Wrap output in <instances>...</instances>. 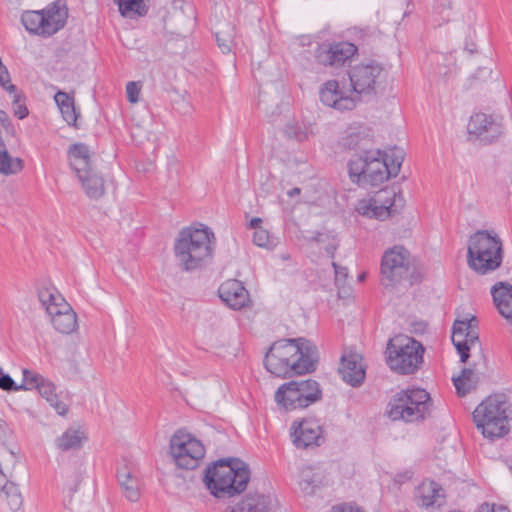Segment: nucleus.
<instances>
[{
	"mask_svg": "<svg viewBox=\"0 0 512 512\" xmlns=\"http://www.w3.org/2000/svg\"><path fill=\"white\" fill-rule=\"evenodd\" d=\"M364 141H367L364 131H353L342 138V145L348 149H358L365 146Z\"/></svg>",
	"mask_w": 512,
	"mask_h": 512,
	"instance_id": "39",
	"label": "nucleus"
},
{
	"mask_svg": "<svg viewBox=\"0 0 512 512\" xmlns=\"http://www.w3.org/2000/svg\"><path fill=\"white\" fill-rule=\"evenodd\" d=\"M215 35H216V40H217L220 50L224 54L229 53L232 48V40L230 38L222 37L220 32H216Z\"/></svg>",
	"mask_w": 512,
	"mask_h": 512,
	"instance_id": "50",
	"label": "nucleus"
},
{
	"mask_svg": "<svg viewBox=\"0 0 512 512\" xmlns=\"http://www.w3.org/2000/svg\"><path fill=\"white\" fill-rule=\"evenodd\" d=\"M5 426L0 424V430H4Z\"/></svg>",
	"mask_w": 512,
	"mask_h": 512,
	"instance_id": "57",
	"label": "nucleus"
},
{
	"mask_svg": "<svg viewBox=\"0 0 512 512\" xmlns=\"http://www.w3.org/2000/svg\"><path fill=\"white\" fill-rule=\"evenodd\" d=\"M331 512H365L361 507L352 503L334 505Z\"/></svg>",
	"mask_w": 512,
	"mask_h": 512,
	"instance_id": "48",
	"label": "nucleus"
},
{
	"mask_svg": "<svg viewBox=\"0 0 512 512\" xmlns=\"http://www.w3.org/2000/svg\"><path fill=\"white\" fill-rule=\"evenodd\" d=\"M0 496L7 501L12 511H17L21 508L23 503L22 496L14 483L5 481V484L0 487Z\"/></svg>",
	"mask_w": 512,
	"mask_h": 512,
	"instance_id": "33",
	"label": "nucleus"
},
{
	"mask_svg": "<svg viewBox=\"0 0 512 512\" xmlns=\"http://www.w3.org/2000/svg\"><path fill=\"white\" fill-rule=\"evenodd\" d=\"M471 322H476V317L471 316L462 320L456 319L452 326V342H467L466 330L471 327Z\"/></svg>",
	"mask_w": 512,
	"mask_h": 512,
	"instance_id": "37",
	"label": "nucleus"
},
{
	"mask_svg": "<svg viewBox=\"0 0 512 512\" xmlns=\"http://www.w3.org/2000/svg\"><path fill=\"white\" fill-rule=\"evenodd\" d=\"M231 512H256V500L246 497L231 508Z\"/></svg>",
	"mask_w": 512,
	"mask_h": 512,
	"instance_id": "43",
	"label": "nucleus"
},
{
	"mask_svg": "<svg viewBox=\"0 0 512 512\" xmlns=\"http://www.w3.org/2000/svg\"><path fill=\"white\" fill-rule=\"evenodd\" d=\"M476 512H510L503 505H495L490 503H482L476 510Z\"/></svg>",
	"mask_w": 512,
	"mask_h": 512,
	"instance_id": "49",
	"label": "nucleus"
},
{
	"mask_svg": "<svg viewBox=\"0 0 512 512\" xmlns=\"http://www.w3.org/2000/svg\"><path fill=\"white\" fill-rule=\"evenodd\" d=\"M473 421L484 438L501 439L511 431L512 403L503 393L489 395L475 408Z\"/></svg>",
	"mask_w": 512,
	"mask_h": 512,
	"instance_id": "4",
	"label": "nucleus"
},
{
	"mask_svg": "<svg viewBox=\"0 0 512 512\" xmlns=\"http://www.w3.org/2000/svg\"><path fill=\"white\" fill-rule=\"evenodd\" d=\"M218 294L220 299L234 310H240L250 302L248 291L236 279H229L223 282L218 289Z\"/></svg>",
	"mask_w": 512,
	"mask_h": 512,
	"instance_id": "21",
	"label": "nucleus"
},
{
	"mask_svg": "<svg viewBox=\"0 0 512 512\" xmlns=\"http://www.w3.org/2000/svg\"><path fill=\"white\" fill-rule=\"evenodd\" d=\"M431 405V398L426 390L405 389L392 396L387 415L393 421L418 422L430 415Z\"/></svg>",
	"mask_w": 512,
	"mask_h": 512,
	"instance_id": "6",
	"label": "nucleus"
},
{
	"mask_svg": "<svg viewBox=\"0 0 512 512\" xmlns=\"http://www.w3.org/2000/svg\"><path fill=\"white\" fill-rule=\"evenodd\" d=\"M67 154L70 167L76 174V177L94 170L91 162V152L86 144H72L68 148Z\"/></svg>",
	"mask_w": 512,
	"mask_h": 512,
	"instance_id": "23",
	"label": "nucleus"
},
{
	"mask_svg": "<svg viewBox=\"0 0 512 512\" xmlns=\"http://www.w3.org/2000/svg\"><path fill=\"white\" fill-rule=\"evenodd\" d=\"M252 242L256 243V232L252 234Z\"/></svg>",
	"mask_w": 512,
	"mask_h": 512,
	"instance_id": "56",
	"label": "nucleus"
},
{
	"mask_svg": "<svg viewBox=\"0 0 512 512\" xmlns=\"http://www.w3.org/2000/svg\"><path fill=\"white\" fill-rule=\"evenodd\" d=\"M0 122L5 126L6 122H8V115L6 112L0 110Z\"/></svg>",
	"mask_w": 512,
	"mask_h": 512,
	"instance_id": "52",
	"label": "nucleus"
},
{
	"mask_svg": "<svg viewBox=\"0 0 512 512\" xmlns=\"http://www.w3.org/2000/svg\"><path fill=\"white\" fill-rule=\"evenodd\" d=\"M119 12L127 18H137L147 13V6L144 0H115Z\"/></svg>",
	"mask_w": 512,
	"mask_h": 512,
	"instance_id": "32",
	"label": "nucleus"
},
{
	"mask_svg": "<svg viewBox=\"0 0 512 512\" xmlns=\"http://www.w3.org/2000/svg\"><path fill=\"white\" fill-rule=\"evenodd\" d=\"M299 486L304 495H313L316 489L321 486V478L319 474L314 473L311 469L303 470Z\"/></svg>",
	"mask_w": 512,
	"mask_h": 512,
	"instance_id": "36",
	"label": "nucleus"
},
{
	"mask_svg": "<svg viewBox=\"0 0 512 512\" xmlns=\"http://www.w3.org/2000/svg\"><path fill=\"white\" fill-rule=\"evenodd\" d=\"M309 242L316 244L319 250L323 249L330 258H334L335 252L339 247V241L329 232H317Z\"/></svg>",
	"mask_w": 512,
	"mask_h": 512,
	"instance_id": "31",
	"label": "nucleus"
},
{
	"mask_svg": "<svg viewBox=\"0 0 512 512\" xmlns=\"http://www.w3.org/2000/svg\"><path fill=\"white\" fill-rule=\"evenodd\" d=\"M300 191H301L300 188L295 187V188L291 189L290 191H288L287 194H288V196L293 197L294 195L300 194Z\"/></svg>",
	"mask_w": 512,
	"mask_h": 512,
	"instance_id": "53",
	"label": "nucleus"
},
{
	"mask_svg": "<svg viewBox=\"0 0 512 512\" xmlns=\"http://www.w3.org/2000/svg\"><path fill=\"white\" fill-rule=\"evenodd\" d=\"M349 176L360 187L378 186L387 181L389 169L382 151H365L348 162Z\"/></svg>",
	"mask_w": 512,
	"mask_h": 512,
	"instance_id": "9",
	"label": "nucleus"
},
{
	"mask_svg": "<svg viewBox=\"0 0 512 512\" xmlns=\"http://www.w3.org/2000/svg\"><path fill=\"white\" fill-rule=\"evenodd\" d=\"M77 178L89 198L98 199L104 195V180L95 170L80 175Z\"/></svg>",
	"mask_w": 512,
	"mask_h": 512,
	"instance_id": "28",
	"label": "nucleus"
},
{
	"mask_svg": "<svg viewBox=\"0 0 512 512\" xmlns=\"http://www.w3.org/2000/svg\"><path fill=\"white\" fill-rule=\"evenodd\" d=\"M285 135L290 139H295L299 142L308 138V133L297 123H289L284 130Z\"/></svg>",
	"mask_w": 512,
	"mask_h": 512,
	"instance_id": "42",
	"label": "nucleus"
},
{
	"mask_svg": "<svg viewBox=\"0 0 512 512\" xmlns=\"http://www.w3.org/2000/svg\"><path fill=\"white\" fill-rule=\"evenodd\" d=\"M476 328L477 321L471 322V327L468 330H466L467 345H469V347L474 345L479 339Z\"/></svg>",
	"mask_w": 512,
	"mask_h": 512,
	"instance_id": "51",
	"label": "nucleus"
},
{
	"mask_svg": "<svg viewBox=\"0 0 512 512\" xmlns=\"http://www.w3.org/2000/svg\"><path fill=\"white\" fill-rule=\"evenodd\" d=\"M68 10L60 1L53 2L38 11H26L21 16L25 29L34 35L50 37L66 24Z\"/></svg>",
	"mask_w": 512,
	"mask_h": 512,
	"instance_id": "10",
	"label": "nucleus"
},
{
	"mask_svg": "<svg viewBox=\"0 0 512 512\" xmlns=\"http://www.w3.org/2000/svg\"><path fill=\"white\" fill-rule=\"evenodd\" d=\"M2 168L5 171H0V173L5 175L16 174L23 168L22 160L18 157H11L5 149V145L0 146V169Z\"/></svg>",
	"mask_w": 512,
	"mask_h": 512,
	"instance_id": "35",
	"label": "nucleus"
},
{
	"mask_svg": "<svg viewBox=\"0 0 512 512\" xmlns=\"http://www.w3.org/2000/svg\"><path fill=\"white\" fill-rule=\"evenodd\" d=\"M214 249L215 235L203 224L181 229L174 243L176 261L184 271L205 266L212 259Z\"/></svg>",
	"mask_w": 512,
	"mask_h": 512,
	"instance_id": "2",
	"label": "nucleus"
},
{
	"mask_svg": "<svg viewBox=\"0 0 512 512\" xmlns=\"http://www.w3.org/2000/svg\"><path fill=\"white\" fill-rule=\"evenodd\" d=\"M502 253L501 239L495 233L478 230L468 240V266L480 275L498 269L503 260Z\"/></svg>",
	"mask_w": 512,
	"mask_h": 512,
	"instance_id": "5",
	"label": "nucleus"
},
{
	"mask_svg": "<svg viewBox=\"0 0 512 512\" xmlns=\"http://www.w3.org/2000/svg\"><path fill=\"white\" fill-rule=\"evenodd\" d=\"M320 101L327 107L338 111L353 110L358 101L353 93L347 94L337 80H327L319 90Z\"/></svg>",
	"mask_w": 512,
	"mask_h": 512,
	"instance_id": "19",
	"label": "nucleus"
},
{
	"mask_svg": "<svg viewBox=\"0 0 512 512\" xmlns=\"http://www.w3.org/2000/svg\"><path fill=\"white\" fill-rule=\"evenodd\" d=\"M117 478L125 498L137 502L141 497V481L137 473L127 466L118 470Z\"/></svg>",
	"mask_w": 512,
	"mask_h": 512,
	"instance_id": "24",
	"label": "nucleus"
},
{
	"mask_svg": "<svg viewBox=\"0 0 512 512\" xmlns=\"http://www.w3.org/2000/svg\"><path fill=\"white\" fill-rule=\"evenodd\" d=\"M491 294L498 312L512 323V285L498 282L491 288Z\"/></svg>",
	"mask_w": 512,
	"mask_h": 512,
	"instance_id": "25",
	"label": "nucleus"
},
{
	"mask_svg": "<svg viewBox=\"0 0 512 512\" xmlns=\"http://www.w3.org/2000/svg\"><path fill=\"white\" fill-rule=\"evenodd\" d=\"M443 489L435 481H423L416 490V498L418 505L430 508L434 506H441L443 502Z\"/></svg>",
	"mask_w": 512,
	"mask_h": 512,
	"instance_id": "26",
	"label": "nucleus"
},
{
	"mask_svg": "<svg viewBox=\"0 0 512 512\" xmlns=\"http://www.w3.org/2000/svg\"><path fill=\"white\" fill-rule=\"evenodd\" d=\"M84 438V433L79 429L69 428L55 440V444L61 451H68L80 448Z\"/></svg>",
	"mask_w": 512,
	"mask_h": 512,
	"instance_id": "30",
	"label": "nucleus"
},
{
	"mask_svg": "<svg viewBox=\"0 0 512 512\" xmlns=\"http://www.w3.org/2000/svg\"><path fill=\"white\" fill-rule=\"evenodd\" d=\"M322 399L319 383L313 379L291 380L278 387L274 400L286 412L304 409Z\"/></svg>",
	"mask_w": 512,
	"mask_h": 512,
	"instance_id": "8",
	"label": "nucleus"
},
{
	"mask_svg": "<svg viewBox=\"0 0 512 512\" xmlns=\"http://www.w3.org/2000/svg\"><path fill=\"white\" fill-rule=\"evenodd\" d=\"M54 100L63 120L68 125L76 126L80 113L75 107L74 97L66 92L58 91L54 96Z\"/></svg>",
	"mask_w": 512,
	"mask_h": 512,
	"instance_id": "27",
	"label": "nucleus"
},
{
	"mask_svg": "<svg viewBox=\"0 0 512 512\" xmlns=\"http://www.w3.org/2000/svg\"><path fill=\"white\" fill-rule=\"evenodd\" d=\"M20 385H17L15 381L11 378L10 375L5 374L0 368V388L5 391H19L24 390V388H20Z\"/></svg>",
	"mask_w": 512,
	"mask_h": 512,
	"instance_id": "44",
	"label": "nucleus"
},
{
	"mask_svg": "<svg viewBox=\"0 0 512 512\" xmlns=\"http://www.w3.org/2000/svg\"><path fill=\"white\" fill-rule=\"evenodd\" d=\"M250 480L248 466L239 459H220L208 467L204 482L210 493L218 499L240 495Z\"/></svg>",
	"mask_w": 512,
	"mask_h": 512,
	"instance_id": "3",
	"label": "nucleus"
},
{
	"mask_svg": "<svg viewBox=\"0 0 512 512\" xmlns=\"http://www.w3.org/2000/svg\"><path fill=\"white\" fill-rule=\"evenodd\" d=\"M342 379L349 385L357 387L365 379V370L358 354L343 355L339 367Z\"/></svg>",
	"mask_w": 512,
	"mask_h": 512,
	"instance_id": "22",
	"label": "nucleus"
},
{
	"mask_svg": "<svg viewBox=\"0 0 512 512\" xmlns=\"http://www.w3.org/2000/svg\"><path fill=\"white\" fill-rule=\"evenodd\" d=\"M318 349L303 337L280 339L272 343L264 355V368L279 378H292L313 373L317 369Z\"/></svg>",
	"mask_w": 512,
	"mask_h": 512,
	"instance_id": "1",
	"label": "nucleus"
},
{
	"mask_svg": "<svg viewBox=\"0 0 512 512\" xmlns=\"http://www.w3.org/2000/svg\"><path fill=\"white\" fill-rule=\"evenodd\" d=\"M38 298L55 330L62 334H70L76 329V314L56 289H41Z\"/></svg>",
	"mask_w": 512,
	"mask_h": 512,
	"instance_id": "12",
	"label": "nucleus"
},
{
	"mask_svg": "<svg viewBox=\"0 0 512 512\" xmlns=\"http://www.w3.org/2000/svg\"><path fill=\"white\" fill-rule=\"evenodd\" d=\"M13 96L12 100V106H13V113L18 119H24L28 116L29 111L24 103L23 95L17 91V88L15 87V92L9 93Z\"/></svg>",
	"mask_w": 512,
	"mask_h": 512,
	"instance_id": "41",
	"label": "nucleus"
},
{
	"mask_svg": "<svg viewBox=\"0 0 512 512\" xmlns=\"http://www.w3.org/2000/svg\"><path fill=\"white\" fill-rule=\"evenodd\" d=\"M424 347L411 337L390 340L387 346V364L402 375L415 373L423 362Z\"/></svg>",
	"mask_w": 512,
	"mask_h": 512,
	"instance_id": "11",
	"label": "nucleus"
},
{
	"mask_svg": "<svg viewBox=\"0 0 512 512\" xmlns=\"http://www.w3.org/2000/svg\"><path fill=\"white\" fill-rule=\"evenodd\" d=\"M358 53V47L348 41H333L317 44L314 50L315 61L324 67L341 68Z\"/></svg>",
	"mask_w": 512,
	"mask_h": 512,
	"instance_id": "15",
	"label": "nucleus"
},
{
	"mask_svg": "<svg viewBox=\"0 0 512 512\" xmlns=\"http://www.w3.org/2000/svg\"><path fill=\"white\" fill-rule=\"evenodd\" d=\"M410 270V252L402 245L385 251L381 259L382 281L385 286H394L406 279Z\"/></svg>",
	"mask_w": 512,
	"mask_h": 512,
	"instance_id": "14",
	"label": "nucleus"
},
{
	"mask_svg": "<svg viewBox=\"0 0 512 512\" xmlns=\"http://www.w3.org/2000/svg\"><path fill=\"white\" fill-rule=\"evenodd\" d=\"M278 508V499L270 492L258 495V512H276Z\"/></svg>",
	"mask_w": 512,
	"mask_h": 512,
	"instance_id": "40",
	"label": "nucleus"
},
{
	"mask_svg": "<svg viewBox=\"0 0 512 512\" xmlns=\"http://www.w3.org/2000/svg\"><path fill=\"white\" fill-rule=\"evenodd\" d=\"M452 343L455 346L458 354L460 355V361L462 363H466L470 357V353H469L470 347H469V345H467V342L457 341V342H452Z\"/></svg>",
	"mask_w": 512,
	"mask_h": 512,
	"instance_id": "47",
	"label": "nucleus"
},
{
	"mask_svg": "<svg viewBox=\"0 0 512 512\" xmlns=\"http://www.w3.org/2000/svg\"><path fill=\"white\" fill-rule=\"evenodd\" d=\"M335 273V284L337 286L344 285L348 277V270L346 267L338 265L336 262L331 263Z\"/></svg>",
	"mask_w": 512,
	"mask_h": 512,
	"instance_id": "46",
	"label": "nucleus"
},
{
	"mask_svg": "<svg viewBox=\"0 0 512 512\" xmlns=\"http://www.w3.org/2000/svg\"><path fill=\"white\" fill-rule=\"evenodd\" d=\"M291 437L294 445L302 449L318 447L325 441L323 428L319 420L314 418L293 422L291 426Z\"/></svg>",
	"mask_w": 512,
	"mask_h": 512,
	"instance_id": "18",
	"label": "nucleus"
},
{
	"mask_svg": "<svg viewBox=\"0 0 512 512\" xmlns=\"http://www.w3.org/2000/svg\"><path fill=\"white\" fill-rule=\"evenodd\" d=\"M456 393L460 397L466 396L471 390L476 388L478 377L471 368H463L461 374L457 377H452Z\"/></svg>",
	"mask_w": 512,
	"mask_h": 512,
	"instance_id": "29",
	"label": "nucleus"
},
{
	"mask_svg": "<svg viewBox=\"0 0 512 512\" xmlns=\"http://www.w3.org/2000/svg\"><path fill=\"white\" fill-rule=\"evenodd\" d=\"M387 75V70L376 60L357 63L348 70L350 92L358 102L375 97L384 88Z\"/></svg>",
	"mask_w": 512,
	"mask_h": 512,
	"instance_id": "7",
	"label": "nucleus"
},
{
	"mask_svg": "<svg viewBox=\"0 0 512 512\" xmlns=\"http://www.w3.org/2000/svg\"><path fill=\"white\" fill-rule=\"evenodd\" d=\"M396 193L391 189H381L368 199H361L356 205V211L365 217L385 220L396 212Z\"/></svg>",
	"mask_w": 512,
	"mask_h": 512,
	"instance_id": "16",
	"label": "nucleus"
},
{
	"mask_svg": "<svg viewBox=\"0 0 512 512\" xmlns=\"http://www.w3.org/2000/svg\"><path fill=\"white\" fill-rule=\"evenodd\" d=\"M248 227L251 228V229H255L256 228V217H251L249 222H248Z\"/></svg>",
	"mask_w": 512,
	"mask_h": 512,
	"instance_id": "54",
	"label": "nucleus"
},
{
	"mask_svg": "<svg viewBox=\"0 0 512 512\" xmlns=\"http://www.w3.org/2000/svg\"><path fill=\"white\" fill-rule=\"evenodd\" d=\"M170 452L176 465L184 469H195L205 456L202 442L192 434L177 431L170 441Z\"/></svg>",
	"mask_w": 512,
	"mask_h": 512,
	"instance_id": "13",
	"label": "nucleus"
},
{
	"mask_svg": "<svg viewBox=\"0 0 512 512\" xmlns=\"http://www.w3.org/2000/svg\"><path fill=\"white\" fill-rule=\"evenodd\" d=\"M140 85L138 82L130 81L126 85L127 99L131 103H137L140 94Z\"/></svg>",
	"mask_w": 512,
	"mask_h": 512,
	"instance_id": "45",
	"label": "nucleus"
},
{
	"mask_svg": "<svg viewBox=\"0 0 512 512\" xmlns=\"http://www.w3.org/2000/svg\"><path fill=\"white\" fill-rule=\"evenodd\" d=\"M262 219L258 217V247L273 250L279 243V239L261 227Z\"/></svg>",
	"mask_w": 512,
	"mask_h": 512,
	"instance_id": "38",
	"label": "nucleus"
},
{
	"mask_svg": "<svg viewBox=\"0 0 512 512\" xmlns=\"http://www.w3.org/2000/svg\"><path fill=\"white\" fill-rule=\"evenodd\" d=\"M382 157L387 159V168L389 169V176L396 177L401 169L404 160V151L398 147H392L388 151L382 152Z\"/></svg>",
	"mask_w": 512,
	"mask_h": 512,
	"instance_id": "34",
	"label": "nucleus"
},
{
	"mask_svg": "<svg viewBox=\"0 0 512 512\" xmlns=\"http://www.w3.org/2000/svg\"><path fill=\"white\" fill-rule=\"evenodd\" d=\"M0 171H5V170L2 168V169H0Z\"/></svg>",
	"mask_w": 512,
	"mask_h": 512,
	"instance_id": "60",
	"label": "nucleus"
},
{
	"mask_svg": "<svg viewBox=\"0 0 512 512\" xmlns=\"http://www.w3.org/2000/svg\"><path fill=\"white\" fill-rule=\"evenodd\" d=\"M22 375L23 379L20 388H24V390L37 389L39 394L46 399L59 415L63 416L68 412L67 405L58 399L53 382L29 369H23Z\"/></svg>",
	"mask_w": 512,
	"mask_h": 512,
	"instance_id": "17",
	"label": "nucleus"
},
{
	"mask_svg": "<svg viewBox=\"0 0 512 512\" xmlns=\"http://www.w3.org/2000/svg\"><path fill=\"white\" fill-rule=\"evenodd\" d=\"M289 257L287 255H284L283 259L287 260Z\"/></svg>",
	"mask_w": 512,
	"mask_h": 512,
	"instance_id": "58",
	"label": "nucleus"
},
{
	"mask_svg": "<svg viewBox=\"0 0 512 512\" xmlns=\"http://www.w3.org/2000/svg\"><path fill=\"white\" fill-rule=\"evenodd\" d=\"M468 133L477 136L485 143H491L503 134V126L493 116L476 113L471 116L467 125Z\"/></svg>",
	"mask_w": 512,
	"mask_h": 512,
	"instance_id": "20",
	"label": "nucleus"
},
{
	"mask_svg": "<svg viewBox=\"0 0 512 512\" xmlns=\"http://www.w3.org/2000/svg\"><path fill=\"white\" fill-rule=\"evenodd\" d=\"M289 257L287 255H284L283 259L287 260Z\"/></svg>",
	"mask_w": 512,
	"mask_h": 512,
	"instance_id": "59",
	"label": "nucleus"
},
{
	"mask_svg": "<svg viewBox=\"0 0 512 512\" xmlns=\"http://www.w3.org/2000/svg\"><path fill=\"white\" fill-rule=\"evenodd\" d=\"M365 278H366V273H365V272L361 273V274L358 276V280H359V281H364V280H365Z\"/></svg>",
	"mask_w": 512,
	"mask_h": 512,
	"instance_id": "55",
	"label": "nucleus"
}]
</instances>
